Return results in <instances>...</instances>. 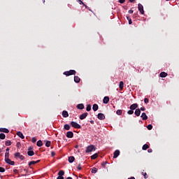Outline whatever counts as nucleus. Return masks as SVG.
Masks as SVG:
<instances>
[{
    "mask_svg": "<svg viewBox=\"0 0 179 179\" xmlns=\"http://www.w3.org/2000/svg\"><path fill=\"white\" fill-rule=\"evenodd\" d=\"M147 128L149 131H150L153 128V126L152 124H148L147 126Z\"/></svg>",
    "mask_w": 179,
    "mask_h": 179,
    "instance_id": "obj_40",
    "label": "nucleus"
},
{
    "mask_svg": "<svg viewBox=\"0 0 179 179\" xmlns=\"http://www.w3.org/2000/svg\"><path fill=\"white\" fill-rule=\"evenodd\" d=\"M143 150H148V149H149V145L148 144H144L143 145V148H142Z\"/></svg>",
    "mask_w": 179,
    "mask_h": 179,
    "instance_id": "obj_26",
    "label": "nucleus"
},
{
    "mask_svg": "<svg viewBox=\"0 0 179 179\" xmlns=\"http://www.w3.org/2000/svg\"><path fill=\"white\" fill-rule=\"evenodd\" d=\"M65 175V171L61 170L59 171L58 173V176H64Z\"/></svg>",
    "mask_w": 179,
    "mask_h": 179,
    "instance_id": "obj_31",
    "label": "nucleus"
},
{
    "mask_svg": "<svg viewBox=\"0 0 179 179\" xmlns=\"http://www.w3.org/2000/svg\"><path fill=\"white\" fill-rule=\"evenodd\" d=\"M148 153H152V152H153V150H152V148H150L148 150Z\"/></svg>",
    "mask_w": 179,
    "mask_h": 179,
    "instance_id": "obj_50",
    "label": "nucleus"
},
{
    "mask_svg": "<svg viewBox=\"0 0 179 179\" xmlns=\"http://www.w3.org/2000/svg\"><path fill=\"white\" fill-rule=\"evenodd\" d=\"M97 157H99V154L97 153H95L91 156L92 160H94L95 159H97Z\"/></svg>",
    "mask_w": 179,
    "mask_h": 179,
    "instance_id": "obj_23",
    "label": "nucleus"
},
{
    "mask_svg": "<svg viewBox=\"0 0 179 179\" xmlns=\"http://www.w3.org/2000/svg\"><path fill=\"white\" fill-rule=\"evenodd\" d=\"M78 3H80V5H84L85 3H83V1H82V0H78Z\"/></svg>",
    "mask_w": 179,
    "mask_h": 179,
    "instance_id": "obj_46",
    "label": "nucleus"
},
{
    "mask_svg": "<svg viewBox=\"0 0 179 179\" xmlns=\"http://www.w3.org/2000/svg\"><path fill=\"white\" fill-rule=\"evenodd\" d=\"M166 1H170V0H166Z\"/></svg>",
    "mask_w": 179,
    "mask_h": 179,
    "instance_id": "obj_63",
    "label": "nucleus"
},
{
    "mask_svg": "<svg viewBox=\"0 0 179 179\" xmlns=\"http://www.w3.org/2000/svg\"><path fill=\"white\" fill-rule=\"evenodd\" d=\"M0 178H2V176H1V174H0Z\"/></svg>",
    "mask_w": 179,
    "mask_h": 179,
    "instance_id": "obj_61",
    "label": "nucleus"
},
{
    "mask_svg": "<svg viewBox=\"0 0 179 179\" xmlns=\"http://www.w3.org/2000/svg\"><path fill=\"white\" fill-rule=\"evenodd\" d=\"M0 173H5V168L0 167Z\"/></svg>",
    "mask_w": 179,
    "mask_h": 179,
    "instance_id": "obj_43",
    "label": "nucleus"
},
{
    "mask_svg": "<svg viewBox=\"0 0 179 179\" xmlns=\"http://www.w3.org/2000/svg\"><path fill=\"white\" fill-rule=\"evenodd\" d=\"M128 13H130V14L134 13V10H129L128 11Z\"/></svg>",
    "mask_w": 179,
    "mask_h": 179,
    "instance_id": "obj_51",
    "label": "nucleus"
},
{
    "mask_svg": "<svg viewBox=\"0 0 179 179\" xmlns=\"http://www.w3.org/2000/svg\"><path fill=\"white\" fill-rule=\"evenodd\" d=\"M116 114L117 115H122V110H117V111H116Z\"/></svg>",
    "mask_w": 179,
    "mask_h": 179,
    "instance_id": "obj_32",
    "label": "nucleus"
},
{
    "mask_svg": "<svg viewBox=\"0 0 179 179\" xmlns=\"http://www.w3.org/2000/svg\"><path fill=\"white\" fill-rule=\"evenodd\" d=\"M134 114L136 117H139V115H141V109H136Z\"/></svg>",
    "mask_w": 179,
    "mask_h": 179,
    "instance_id": "obj_18",
    "label": "nucleus"
},
{
    "mask_svg": "<svg viewBox=\"0 0 179 179\" xmlns=\"http://www.w3.org/2000/svg\"><path fill=\"white\" fill-rule=\"evenodd\" d=\"M74 82H76V83H79V82H80V78H79V76H74Z\"/></svg>",
    "mask_w": 179,
    "mask_h": 179,
    "instance_id": "obj_19",
    "label": "nucleus"
},
{
    "mask_svg": "<svg viewBox=\"0 0 179 179\" xmlns=\"http://www.w3.org/2000/svg\"><path fill=\"white\" fill-rule=\"evenodd\" d=\"M24 171H27V170H26V169H24Z\"/></svg>",
    "mask_w": 179,
    "mask_h": 179,
    "instance_id": "obj_62",
    "label": "nucleus"
},
{
    "mask_svg": "<svg viewBox=\"0 0 179 179\" xmlns=\"http://www.w3.org/2000/svg\"><path fill=\"white\" fill-rule=\"evenodd\" d=\"M5 157H9V148L6 150Z\"/></svg>",
    "mask_w": 179,
    "mask_h": 179,
    "instance_id": "obj_28",
    "label": "nucleus"
},
{
    "mask_svg": "<svg viewBox=\"0 0 179 179\" xmlns=\"http://www.w3.org/2000/svg\"><path fill=\"white\" fill-rule=\"evenodd\" d=\"M57 179H64V176H59Z\"/></svg>",
    "mask_w": 179,
    "mask_h": 179,
    "instance_id": "obj_52",
    "label": "nucleus"
},
{
    "mask_svg": "<svg viewBox=\"0 0 179 179\" xmlns=\"http://www.w3.org/2000/svg\"><path fill=\"white\" fill-rule=\"evenodd\" d=\"M118 156H120V150H116L113 153V159H117V157H118Z\"/></svg>",
    "mask_w": 179,
    "mask_h": 179,
    "instance_id": "obj_7",
    "label": "nucleus"
},
{
    "mask_svg": "<svg viewBox=\"0 0 179 179\" xmlns=\"http://www.w3.org/2000/svg\"><path fill=\"white\" fill-rule=\"evenodd\" d=\"M5 145L6 146H10V145H12V142L8 140L7 141H6Z\"/></svg>",
    "mask_w": 179,
    "mask_h": 179,
    "instance_id": "obj_30",
    "label": "nucleus"
},
{
    "mask_svg": "<svg viewBox=\"0 0 179 179\" xmlns=\"http://www.w3.org/2000/svg\"><path fill=\"white\" fill-rule=\"evenodd\" d=\"M64 128L66 129V131H69L71 129V126L68 124H64Z\"/></svg>",
    "mask_w": 179,
    "mask_h": 179,
    "instance_id": "obj_25",
    "label": "nucleus"
},
{
    "mask_svg": "<svg viewBox=\"0 0 179 179\" xmlns=\"http://www.w3.org/2000/svg\"><path fill=\"white\" fill-rule=\"evenodd\" d=\"M108 162H103L102 163H101V166L102 167H106V164H107Z\"/></svg>",
    "mask_w": 179,
    "mask_h": 179,
    "instance_id": "obj_42",
    "label": "nucleus"
},
{
    "mask_svg": "<svg viewBox=\"0 0 179 179\" xmlns=\"http://www.w3.org/2000/svg\"><path fill=\"white\" fill-rule=\"evenodd\" d=\"M43 3H45V0H43Z\"/></svg>",
    "mask_w": 179,
    "mask_h": 179,
    "instance_id": "obj_60",
    "label": "nucleus"
},
{
    "mask_svg": "<svg viewBox=\"0 0 179 179\" xmlns=\"http://www.w3.org/2000/svg\"><path fill=\"white\" fill-rule=\"evenodd\" d=\"M31 141H32V143H36V142H37V138H36V137H33Z\"/></svg>",
    "mask_w": 179,
    "mask_h": 179,
    "instance_id": "obj_41",
    "label": "nucleus"
},
{
    "mask_svg": "<svg viewBox=\"0 0 179 179\" xmlns=\"http://www.w3.org/2000/svg\"><path fill=\"white\" fill-rule=\"evenodd\" d=\"M0 132H4V134H9V129L6 128H0Z\"/></svg>",
    "mask_w": 179,
    "mask_h": 179,
    "instance_id": "obj_15",
    "label": "nucleus"
},
{
    "mask_svg": "<svg viewBox=\"0 0 179 179\" xmlns=\"http://www.w3.org/2000/svg\"><path fill=\"white\" fill-rule=\"evenodd\" d=\"M36 145L38 148H41V146H43V141H41V140L38 141L36 143Z\"/></svg>",
    "mask_w": 179,
    "mask_h": 179,
    "instance_id": "obj_22",
    "label": "nucleus"
},
{
    "mask_svg": "<svg viewBox=\"0 0 179 179\" xmlns=\"http://www.w3.org/2000/svg\"><path fill=\"white\" fill-rule=\"evenodd\" d=\"M141 174H142V176H143V177H144V178L145 179H146V178H148V177H149L148 176V173H146V172H142L141 173Z\"/></svg>",
    "mask_w": 179,
    "mask_h": 179,
    "instance_id": "obj_36",
    "label": "nucleus"
},
{
    "mask_svg": "<svg viewBox=\"0 0 179 179\" xmlns=\"http://www.w3.org/2000/svg\"><path fill=\"white\" fill-rule=\"evenodd\" d=\"M70 124L73 128H76L77 129H80V128H82V126H80V124H78L76 122H71Z\"/></svg>",
    "mask_w": 179,
    "mask_h": 179,
    "instance_id": "obj_3",
    "label": "nucleus"
},
{
    "mask_svg": "<svg viewBox=\"0 0 179 179\" xmlns=\"http://www.w3.org/2000/svg\"><path fill=\"white\" fill-rule=\"evenodd\" d=\"M120 3H124L125 2V0H119Z\"/></svg>",
    "mask_w": 179,
    "mask_h": 179,
    "instance_id": "obj_53",
    "label": "nucleus"
},
{
    "mask_svg": "<svg viewBox=\"0 0 179 179\" xmlns=\"http://www.w3.org/2000/svg\"><path fill=\"white\" fill-rule=\"evenodd\" d=\"M90 124H94V120H91Z\"/></svg>",
    "mask_w": 179,
    "mask_h": 179,
    "instance_id": "obj_56",
    "label": "nucleus"
},
{
    "mask_svg": "<svg viewBox=\"0 0 179 179\" xmlns=\"http://www.w3.org/2000/svg\"><path fill=\"white\" fill-rule=\"evenodd\" d=\"M35 163H36V164H37V163H40V159L37 160V161H35Z\"/></svg>",
    "mask_w": 179,
    "mask_h": 179,
    "instance_id": "obj_57",
    "label": "nucleus"
},
{
    "mask_svg": "<svg viewBox=\"0 0 179 179\" xmlns=\"http://www.w3.org/2000/svg\"><path fill=\"white\" fill-rule=\"evenodd\" d=\"M94 150H96V147L93 145H90L87 147L85 153H90L91 152H93Z\"/></svg>",
    "mask_w": 179,
    "mask_h": 179,
    "instance_id": "obj_1",
    "label": "nucleus"
},
{
    "mask_svg": "<svg viewBox=\"0 0 179 179\" xmlns=\"http://www.w3.org/2000/svg\"><path fill=\"white\" fill-rule=\"evenodd\" d=\"M66 137L67 138H73V132H72V131H68L67 133H66Z\"/></svg>",
    "mask_w": 179,
    "mask_h": 179,
    "instance_id": "obj_13",
    "label": "nucleus"
},
{
    "mask_svg": "<svg viewBox=\"0 0 179 179\" xmlns=\"http://www.w3.org/2000/svg\"><path fill=\"white\" fill-rule=\"evenodd\" d=\"M14 156L15 159H17V157H19L20 160H24V156L20 155V152H16Z\"/></svg>",
    "mask_w": 179,
    "mask_h": 179,
    "instance_id": "obj_4",
    "label": "nucleus"
},
{
    "mask_svg": "<svg viewBox=\"0 0 179 179\" xmlns=\"http://www.w3.org/2000/svg\"><path fill=\"white\" fill-rule=\"evenodd\" d=\"M77 108L78 110H83V108H85V105H83V103H79L77 105Z\"/></svg>",
    "mask_w": 179,
    "mask_h": 179,
    "instance_id": "obj_16",
    "label": "nucleus"
},
{
    "mask_svg": "<svg viewBox=\"0 0 179 179\" xmlns=\"http://www.w3.org/2000/svg\"><path fill=\"white\" fill-rule=\"evenodd\" d=\"M135 1H136V0H129V2L133 3V2H135Z\"/></svg>",
    "mask_w": 179,
    "mask_h": 179,
    "instance_id": "obj_58",
    "label": "nucleus"
},
{
    "mask_svg": "<svg viewBox=\"0 0 179 179\" xmlns=\"http://www.w3.org/2000/svg\"><path fill=\"white\" fill-rule=\"evenodd\" d=\"M5 138H6V136L5 135V134L3 133L0 134V139H5Z\"/></svg>",
    "mask_w": 179,
    "mask_h": 179,
    "instance_id": "obj_35",
    "label": "nucleus"
},
{
    "mask_svg": "<svg viewBox=\"0 0 179 179\" xmlns=\"http://www.w3.org/2000/svg\"><path fill=\"white\" fill-rule=\"evenodd\" d=\"M108 101H110V98L108 96H105L103 99V103L108 104Z\"/></svg>",
    "mask_w": 179,
    "mask_h": 179,
    "instance_id": "obj_8",
    "label": "nucleus"
},
{
    "mask_svg": "<svg viewBox=\"0 0 179 179\" xmlns=\"http://www.w3.org/2000/svg\"><path fill=\"white\" fill-rule=\"evenodd\" d=\"M90 110H92V105L89 104L87 106L86 110L90 111Z\"/></svg>",
    "mask_w": 179,
    "mask_h": 179,
    "instance_id": "obj_38",
    "label": "nucleus"
},
{
    "mask_svg": "<svg viewBox=\"0 0 179 179\" xmlns=\"http://www.w3.org/2000/svg\"><path fill=\"white\" fill-rule=\"evenodd\" d=\"M127 114H129V115H132V114H134V110L131 109L130 110H128Z\"/></svg>",
    "mask_w": 179,
    "mask_h": 179,
    "instance_id": "obj_39",
    "label": "nucleus"
},
{
    "mask_svg": "<svg viewBox=\"0 0 179 179\" xmlns=\"http://www.w3.org/2000/svg\"><path fill=\"white\" fill-rule=\"evenodd\" d=\"M98 120H106V116L103 113H99L97 115Z\"/></svg>",
    "mask_w": 179,
    "mask_h": 179,
    "instance_id": "obj_6",
    "label": "nucleus"
},
{
    "mask_svg": "<svg viewBox=\"0 0 179 179\" xmlns=\"http://www.w3.org/2000/svg\"><path fill=\"white\" fill-rule=\"evenodd\" d=\"M14 173H17V169H15Z\"/></svg>",
    "mask_w": 179,
    "mask_h": 179,
    "instance_id": "obj_59",
    "label": "nucleus"
},
{
    "mask_svg": "<svg viewBox=\"0 0 179 179\" xmlns=\"http://www.w3.org/2000/svg\"><path fill=\"white\" fill-rule=\"evenodd\" d=\"M31 148V147H30L29 149H28V152H27V155L28 156H34V151L33 150H30Z\"/></svg>",
    "mask_w": 179,
    "mask_h": 179,
    "instance_id": "obj_10",
    "label": "nucleus"
},
{
    "mask_svg": "<svg viewBox=\"0 0 179 179\" xmlns=\"http://www.w3.org/2000/svg\"><path fill=\"white\" fill-rule=\"evenodd\" d=\"M167 73H166V72H162V73H160V74H159V76H160V78H166V76H167Z\"/></svg>",
    "mask_w": 179,
    "mask_h": 179,
    "instance_id": "obj_24",
    "label": "nucleus"
},
{
    "mask_svg": "<svg viewBox=\"0 0 179 179\" xmlns=\"http://www.w3.org/2000/svg\"><path fill=\"white\" fill-rule=\"evenodd\" d=\"M62 115L64 118H68V117H69V113H68V111L66 110H63Z\"/></svg>",
    "mask_w": 179,
    "mask_h": 179,
    "instance_id": "obj_12",
    "label": "nucleus"
},
{
    "mask_svg": "<svg viewBox=\"0 0 179 179\" xmlns=\"http://www.w3.org/2000/svg\"><path fill=\"white\" fill-rule=\"evenodd\" d=\"M92 174H96V173H97V168L94 167L92 169Z\"/></svg>",
    "mask_w": 179,
    "mask_h": 179,
    "instance_id": "obj_37",
    "label": "nucleus"
},
{
    "mask_svg": "<svg viewBox=\"0 0 179 179\" xmlns=\"http://www.w3.org/2000/svg\"><path fill=\"white\" fill-rule=\"evenodd\" d=\"M69 163H73L75 162V157L73 156L69 157Z\"/></svg>",
    "mask_w": 179,
    "mask_h": 179,
    "instance_id": "obj_21",
    "label": "nucleus"
},
{
    "mask_svg": "<svg viewBox=\"0 0 179 179\" xmlns=\"http://www.w3.org/2000/svg\"><path fill=\"white\" fill-rule=\"evenodd\" d=\"M45 146L47 148H50L51 146V141H46Z\"/></svg>",
    "mask_w": 179,
    "mask_h": 179,
    "instance_id": "obj_33",
    "label": "nucleus"
},
{
    "mask_svg": "<svg viewBox=\"0 0 179 179\" xmlns=\"http://www.w3.org/2000/svg\"><path fill=\"white\" fill-rule=\"evenodd\" d=\"M119 87H120V90H122V89H124V83L122 81L120 82Z\"/></svg>",
    "mask_w": 179,
    "mask_h": 179,
    "instance_id": "obj_27",
    "label": "nucleus"
},
{
    "mask_svg": "<svg viewBox=\"0 0 179 179\" xmlns=\"http://www.w3.org/2000/svg\"><path fill=\"white\" fill-rule=\"evenodd\" d=\"M92 110L94 111H97V110H99V105H97L96 103H94L92 106Z\"/></svg>",
    "mask_w": 179,
    "mask_h": 179,
    "instance_id": "obj_20",
    "label": "nucleus"
},
{
    "mask_svg": "<svg viewBox=\"0 0 179 179\" xmlns=\"http://www.w3.org/2000/svg\"><path fill=\"white\" fill-rule=\"evenodd\" d=\"M77 169H78V170H82V165H81L80 164H79L78 165V166H77Z\"/></svg>",
    "mask_w": 179,
    "mask_h": 179,
    "instance_id": "obj_45",
    "label": "nucleus"
},
{
    "mask_svg": "<svg viewBox=\"0 0 179 179\" xmlns=\"http://www.w3.org/2000/svg\"><path fill=\"white\" fill-rule=\"evenodd\" d=\"M132 23V20L131 19H129V24H131Z\"/></svg>",
    "mask_w": 179,
    "mask_h": 179,
    "instance_id": "obj_54",
    "label": "nucleus"
},
{
    "mask_svg": "<svg viewBox=\"0 0 179 179\" xmlns=\"http://www.w3.org/2000/svg\"><path fill=\"white\" fill-rule=\"evenodd\" d=\"M141 117L143 121H146V120H148V115H146L145 113H143Z\"/></svg>",
    "mask_w": 179,
    "mask_h": 179,
    "instance_id": "obj_14",
    "label": "nucleus"
},
{
    "mask_svg": "<svg viewBox=\"0 0 179 179\" xmlns=\"http://www.w3.org/2000/svg\"><path fill=\"white\" fill-rule=\"evenodd\" d=\"M145 110H146V108L145 107H141L140 108V111H145Z\"/></svg>",
    "mask_w": 179,
    "mask_h": 179,
    "instance_id": "obj_48",
    "label": "nucleus"
},
{
    "mask_svg": "<svg viewBox=\"0 0 179 179\" xmlns=\"http://www.w3.org/2000/svg\"><path fill=\"white\" fill-rule=\"evenodd\" d=\"M17 136H19V138H21V139H24V136L23 135V133H22V131H18L17 133Z\"/></svg>",
    "mask_w": 179,
    "mask_h": 179,
    "instance_id": "obj_17",
    "label": "nucleus"
},
{
    "mask_svg": "<svg viewBox=\"0 0 179 179\" xmlns=\"http://www.w3.org/2000/svg\"><path fill=\"white\" fill-rule=\"evenodd\" d=\"M11 161H12V160H10V159H9V157H5V162H6V163H7L8 164H9Z\"/></svg>",
    "mask_w": 179,
    "mask_h": 179,
    "instance_id": "obj_34",
    "label": "nucleus"
},
{
    "mask_svg": "<svg viewBox=\"0 0 179 179\" xmlns=\"http://www.w3.org/2000/svg\"><path fill=\"white\" fill-rule=\"evenodd\" d=\"M51 156H52V157H54V156H55V152L52 151L51 152Z\"/></svg>",
    "mask_w": 179,
    "mask_h": 179,
    "instance_id": "obj_49",
    "label": "nucleus"
},
{
    "mask_svg": "<svg viewBox=\"0 0 179 179\" xmlns=\"http://www.w3.org/2000/svg\"><path fill=\"white\" fill-rule=\"evenodd\" d=\"M10 164V166H15V162L11 161V162H10V164Z\"/></svg>",
    "mask_w": 179,
    "mask_h": 179,
    "instance_id": "obj_47",
    "label": "nucleus"
},
{
    "mask_svg": "<svg viewBox=\"0 0 179 179\" xmlns=\"http://www.w3.org/2000/svg\"><path fill=\"white\" fill-rule=\"evenodd\" d=\"M87 115H89V113H84L83 114L80 115V120H85V118H86V117H87Z\"/></svg>",
    "mask_w": 179,
    "mask_h": 179,
    "instance_id": "obj_11",
    "label": "nucleus"
},
{
    "mask_svg": "<svg viewBox=\"0 0 179 179\" xmlns=\"http://www.w3.org/2000/svg\"><path fill=\"white\" fill-rule=\"evenodd\" d=\"M77 178H78V176H76Z\"/></svg>",
    "mask_w": 179,
    "mask_h": 179,
    "instance_id": "obj_64",
    "label": "nucleus"
},
{
    "mask_svg": "<svg viewBox=\"0 0 179 179\" xmlns=\"http://www.w3.org/2000/svg\"><path fill=\"white\" fill-rule=\"evenodd\" d=\"M64 75H65L66 76H71V75H76V71H75V70L67 71L64 73Z\"/></svg>",
    "mask_w": 179,
    "mask_h": 179,
    "instance_id": "obj_2",
    "label": "nucleus"
},
{
    "mask_svg": "<svg viewBox=\"0 0 179 179\" xmlns=\"http://www.w3.org/2000/svg\"><path fill=\"white\" fill-rule=\"evenodd\" d=\"M32 164H36V161H31V162L29 163V169H33V167H31Z\"/></svg>",
    "mask_w": 179,
    "mask_h": 179,
    "instance_id": "obj_29",
    "label": "nucleus"
},
{
    "mask_svg": "<svg viewBox=\"0 0 179 179\" xmlns=\"http://www.w3.org/2000/svg\"><path fill=\"white\" fill-rule=\"evenodd\" d=\"M127 20H129V19H131V17H129V15H127Z\"/></svg>",
    "mask_w": 179,
    "mask_h": 179,
    "instance_id": "obj_55",
    "label": "nucleus"
},
{
    "mask_svg": "<svg viewBox=\"0 0 179 179\" xmlns=\"http://www.w3.org/2000/svg\"><path fill=\"white\" fill-rule=\"evenodd\" d=\"M144 103H145V104H148V103H149V99L145 98V99H144Z\"/></svg>",
    "mask_w": 179,
    "mask_h": 179,
    "instance_id": "obj_44",
    "label": "nucleus"
},
{
    "mask_svg": "<svg viewBox=\"0 0 179 179\" xmlns=\"http://www.w3.org/2000/svg\"><path fill=\"white\" fill-rule=\"evenodd\" d=\"M130 110H136L138 108V103H133L129 107Z\"/></svg>",
    "mask_w": 179,
    "mask_h": 179,
    "instance_id": "obj_9",
    "label": "nucleus"
},
{
    "mask_svg": "<svg viewBox=\"0 0 179 179\" xmlns=\"http://www.w3.org/2000/svg\"><path fill=\"white\" fill-rule=\"evenodd\" d=\"M138 10L141 13V15L145 14V10H143V6L141 3H138Z\"/></svg>",
    "mask_w": 179,
    "mask_h": 179,
    "instance_id": "obj_5",
    "label": "nucleus"
}]
</instances>
